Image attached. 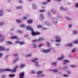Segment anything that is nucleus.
Instances as JSON below:
<instances>
[{
    "instance_id": "obj_33",
    "label": "nucleus",
    "mask_w": 78,
    "mask_h": 78,
    "mask_svg": "<svg viewBox=\"0 0 78 78\" xmlns=\"http://www.w3.org/2000/svg\"><path fill=\"white\" fill-rule=\"evenodd\" d=\"M20 27H25V25L23 24H22L20 26Z\"/></svg>"
},
{
    "instance_id": "obj_45",
    "label": "nucleus",
    "mask_w": 78,
    "mask_h": 78,
    "mask_svg": "<svg viewBox=\"0 0 78 78\" xmlns=\"http://www.w3.org/2000/svg\"><path fill=\"white\" fill-rule=\"evenodd\" d=\"M13 56H18V55L17 54H14Z\"/></svg>"
},
{
    "instance_id": "obj_18",
    "label": "nucleus",
    "mask_w": 78,
    "mask_h": 78,
    "mask_svg": "<svg viewBox=\"0 0 78 78\" xmlns=\"http://www.w3.org/2000/svg\"><path fill=\"white\" fill-rule=\"evenodd\" d=\"M9 77H13L15 76V74H9Z\"/></svg>"
},
{
    "instance_id": "obj_16",
    "label": "nucleus",
    "mask_w": 78,
    "mask_h": 78,
    "mask_svg": "<svg viewBox=\"0 0 78 78\" xmlns=\"http://www.w3.org/2000/svg\"><path fill=\"white\" fill-rule=\"evenodd\" d=\"M25 44L24 41H20V45H23Z\"/></svg>"
},
{
    "instance_id": "obj_11",
    "label": "nucleus",
    "mask_w": 78,
    "mask_h": 78,
    "mask_svg": "<svg viewBox=\"0 0 78 78\" xmlns=\"http://www.w3.org/2000/svg\"><path fill=\"white\" fill-rule=\"evenodd\" d=\"M64 56L63 55H62L61 57H59L57 59L58 60H61V59H63L64 58Z\"/></svg>"
},
{
    "instance_id": "obj_8",
    "label": "nucleus",
    "mask_w": 78,
    "mask_h": 78,
    "mask_svg": "<svg viewBox=\"0 0 78 78\" xmlns=\"http://www.w3.org/2000/svg\"><path fill=\"white\" fill-rule=\"evenodd\" d=\"M25 66V64H21L20 65V69H22V68L24 67Z\"/></svg>"
},
{
    "instance_id": "obj_13",
    "label": "nucleus",
    "mask_w": 78,
    "mask_h": 78,
    "mask_svg": "<svg viewBox=\"0 0 78 78\" xmlns=\"http://www.w3.org/2000/svg\"><path fill=\"white\" fill-rule=\"evenodd\" d=\"M4 39L3 37H1L0 38V42H2L4 41Z\"/></svg>"
},
{
    "instance_id": "obj_52",
    "label": "nucleus",
    "mask_w": 78,
    "mask_h": 78,
    "mask_svg": "<svg viewBox=\"0 0 78 78\" xmlns=\"http://www.w3.org/2000/svg\"><path fill=\"white\" fill-rule=\"evenodd\" d=\"M2 78H5V75H2Z\"/></svg>"
},
{
    "instance_id": "obj_12",
    "label": "nucleus",
    "mask_w": 78,
    "mask_h": 78,
    "mask_svg": "<svg viewBox=\"0 0 78 78\" xmlns=\"http://www.w3.org/2000/svg\"><path fill=\"white\" fill-rule=\"evenodd\" d=\"M5 50V48L3 47L0 46V51H3Z\"/></svg>"
},
{
    "instance_id": "obj_3",
    "label": "nucleus",
    "mask_w": 78,
    "mask_h": 78,
    "mask_svg": "<svg viewBox=\"0 0 78 78\" xmlns=\"http://www.w3.org/2000/svg\"><path fill=\"white\" fill-rule=\"evenodd\" d=\"M61 41V38L58 36H57L56 37V39L55 40V41L56 42H60Z\"/></svg>"
},
{
    "instance_id": "obj_26",
    "label": "nucleus",
    "mask_w": 78,
    "mask_h": 78,
    "mask_svg": "<svg viewBox=\"0 0 78 78\" xmlns=\"http://www.w3.org/2000/svg\"><path fill=\"white\" fill-rule=\"evenodd\" d=\"M47 2H43L42 3V5H47Z\"/></svg>"
},
{
    "instance_id": "obj_50",
    "label": "nucleus",
    "mask_w": 78,
    "mask_h": 78,
    "mask_svg": "<svg viewBox=\"0 0 78 78\" xmlns=\"http://www.w3.org/2000/svg\"><path fill=\"white\" fill-rule=\"evenodd\" d=\"M18 59H19V58H17L14 61V62H16V61H17V60H18Z\"/></svg>"
},
{
    "instance_id": "obj_60",
    "label": "nucleus",
    "mask_w": 78,
    "mask_h": 78,
    "mask_svg": "<svg viewBox=\"0 0 78 78\" xmlns=\"http://www.w3.org/2000/svg\"><path fill=\"white\" fill-rule=\"evenodd\" d=\"M47 28L45 27H43V30H46Z\"/></svg>"
},
{
    "instance_id": "obj_48",
    "label": "nucleus",
    "mask_w": 78,
    "mask_h": 78,
    "mask_svg": "<svg viewBox=\"0 0 78 78\" xmlns=\"http://www.w3.org/2000/svg\"><path fill=\"white\" fill-rule=\"evenodd\" d=\"M37 41V40H33L32 41V42H36Z\"/></svg>"
},
{
    "instance_id": "obj_15",
    "label": "nucleus",
    "mask_w": 78,
    "mask_h": 78,
    "mask_svg": "<svg viewBox=\"0 0 78 78\" xmlns=\"http://www.w3.org/2000/svg\"><path fill=\"white\" fill-rule=\"evenodd\" d=\"M43 40H44V38L41 37V38H40L38 39V41H43Z\"/></svg>"
},
{
    "instance_id": "obj_44",
    "label": "nucleus",
    "mask_w": 78,
    "mask_h": 78,
    "mask_svg": "<svg viewBox=\"0 0 78 78\" xmlns=\"http://www.w3.org/2000/svg\"><path fill=\"white\" fill-rule=\"evenodd\" d=\"M42 27V25H38V28H41Z\"/></svg>"
},
{
    "instance_id": "obj_32",
    "label": "nucleus",
    "mask_w": 78,
    "mask_h": 78,
    "mask_svg": "<svg viewBox=\"0 0 78 78\" xmlns=\"http://www.w3.org/2000/svg\"><path fill=\"white\" fill-rule=\"evenodd\" d=\"M39 12H45V10H41L40 11H39Z\"/></svg>"
},
{
    "instance_id": "obj_21",
    "label": "nucleus",
    "mask_w": 78,
    "mask_h": 78,
    "mask_svg": "<svg viewBox=\"0 0 78 78\" xmlns=\"http://www.w3.org/2000/svg\"><path fill=\"white\" fill-rule=\"evenodd\" d=\"M32 7L34 8H36V5L34 4H33L32 5Z\"/></svg>"
},
{
    "instance_id": "obj_2",
    "label": "nucleus",
    "mask_w": 78,
    "mask_h": 78,
    "mask_svg": "<svg viewBox=\"0 0 78 78\" xmlns=\"http://www.w3.org/2000/svg\"><path fill=\"white\" fill-rule=\"evenodd\" d=\"M18 68V66H16L13 69V70H11L10 69H4L3 71H6L7 72H15L16 71V69Z\"/></svg>"
},
{
    "instance_id": "obj_28",
    "label": "nucleus",
    "mask_w": 78,
    "mask_h": 78,
    "mask_svg": "<svg viewBox=\"0 0 78 78\" xmlns=\"http://www.w3.org/2000/svg\"><path fill=\"white\" fill-rule=\"evenodd\" d=\"M27 18L26 16H24L23 18L22 19V20H27Z\"/></svg>"
},
{
    "instance_id": "obj_17",
    "label": "nucleus",
    "mask_w": 78,
    "mask_h": 78,
    "mask_svg": "<svg viewBox=\"0 0 78 78\" xmlns=\"http://www.w3.org/2000/svg\"><path fill=\"white\" fill-rule=\"evenodd\" d=\"M56 62H54V63H52L51 64V65H54L55 66H56Z\"/></svg>"
},
{
    "instance_id": "obj_43",
    "label": "nucleus",
    "mask_w": 78,
    "mask_h": 78,
    "mask_svg": "<svg viewBox=\"0 0 78 78\" xmlns=\"http://www.w3.org/2000/svg\"><path fill=\"white\" fill-rule=\"evenodd\" d=\"M20 41H16L15 42V43L16 44H17L18 43H19V44H20Z\"/></svg>"
},
{
    "instance_id": "obj_35",
    "label": "nucleus",
    "mask_w": 78,
    "mask_h": 78,
    "mask_svg": "<svg viewBox=\"0 0 78 78\" xmlns=\"http://www.w3.org/2000/svg\"><path fill=\"white\" fill-rule=\"evenodd\" d=\"M8 44H12V42L11 41H8L7 42Z\"/></svg>"
},
{
    "instance_id": "obj_62",
    "label": "nucleus",
    "mask_w": 78,
    "mask_h": 78,
    "mask_svg": "<svg viewBox=\"0 0 78 78\" xmlns=\"http://www.w3.org/2000/svg\"><path fill=\"white\" fill-rule=\"evenodd\" d=\"M64 69H67V66L64 67Z\"/></svg>"
},
{
    "instance_id": "obj_34",
    "label": "nucleus",
    "mask_w": 78,
    "mask_h": 78,
    "mask_svg": "<svg viewBox=\"0 0 78 78\" xmlns=\"http://www.w3.org/2000/svg\"><path fill=\"white\" fill-rule=\"evenodd\" d=\"M75 7L76 8H78V3H76Z\"/></svg>"
},
{
    "instance_id": "obj_40",
    "label": "nucleus",
    "mask_w": 78,
    "mask_h": 78,
    "mask_svg": "<svg viewBox=\"0 0 78 78\" xmlns=\"http://www.w3.org/2000/svg\"><path fill=\"white\" fill-rule=\"evenodd\" d=\"M70 66L71 67H73V68H74V67H75V66L73 65H71Z\"/></svg>"
},
{
    "instance_id": "obj_20",
    "label": "nucleus",
    "mask_w": 78,
    "mask_h": 78,
    "mask_svg": "<svg viewBox=\"0 0 78 78\" xmlns=\"http://www.w3.org/2000/svg\"><path fill=\"white\" fill-rule=\"evenodd\" d=\"M58 69H54L53 70H52V72H58Z\"/></svg>"
},
{
    "instance_id": "obj_47",
    "label": "nucleus",
    "mask_w": 78,
    "mask_h": 78,
    "mask_svg": "<svg viewBox=\"0 0 78 78\" xmlns=\"http://www.w3.org/2000/svg\"><path fill=\"white\" fill-rule=\"evenodd\" d=\"M63 76H64V77H66V76H68L67 75L65 74L63 75Z\"/></svg>"
},
{
    "instance_id": "obj_49",
    "label": "nucleus",
    "mask_w": 78,
    "mask_h": 78,
    "mask_svg": "<svg viewBox=\"0 0 78 78\" xmlns=\"http://www.w3.org/2000/svg\"><path fill=\"white\" fill-rule=\"evenodd\" d=\"M72 24H69V28H71V27H72Z\"/></svg>"
},
{
    "instance_id": "obj_25",
    "label": "nucleus",
    "mask_w": 78,
    "mask_h": 78,
    "mask_svg": "<svg viewBox=\"0 0 78 78\" xmlns=\"http://www.w3.org/2000/svg\"><path fill=\"white\" fill-rule=\"evenodd\" d=\"M67 46L72 47V46H73V45L72 44V43H69L68 44Z\"/></svg>"
},
{
    "instance_id": "obj_51",
    "label": "nucleus",
    "mask_w": 78,
    "mask_h": 78,
    "mask_svg": "<svg viewBox=\"0 0 78 78\" xmlns=\"http://www.w3.org/2000/svg\"><path fill=\"white\" fill-rule=\"evenodd\" d=\"M2 56V53H0V58Z\"/></svg>"
},
{
    "instance_id": "obj_58",
    "label": "nucleus",
    "mask_w": 78,
    "mask_h": 78,
    "mask_svg": "<svg viewBox=\"0 0 78 78\" xmlns=\"http://www.w3.org/2000/svg\"><path fill=\"white\" fill-rule=\"evenodd\" d=\"M56 0L57 2H60V1H61L62 0Z\"/></svg>"
},
{
    "instance_id": "obj_64",
    "label": "nucleus",
    "mask_w": 78,
    "mask_h": 78,
    "mask_svg": "<svg viewBox=\"0 0 78 78\" xmlns=\"http://www.w3.org/2000/svg\"><path fill=\"white\" fill-rule=\"evenodd\" d=\"M67 72H68V74H70V72H69V71H68Z\"/></svg>"
},
{
    "instance_id": "obj_57",
    "label": "nucleus",
    "mask_w": 78,
    "mask_h": 78,
    "mask_svg": "<svg viewBox=\"0 0 78 78\" xmlns=\"http://www.w3.org/2000/svg\"><path fill=\"white\" fill-rule=\"evenodd\" d=\"M31 73H35V71H32L31 72Z\"/></svg>"
},
{
    "instance_id": "obj_46",
    "label": "nucleus",
    "mask_w": 78,
    "mask_h": 78,
    "mask_svg": "<svg viewBox=\"0 0 78 78\" xmlns=\"http://www.w3.org/2000/svg\"><path fill=\"white\" fill-rule=\"evenodd\" d=\"M75 49H73V50L72 51V53H73L74 52H75Z\"/></svg>"
},
{
    "instance_id": "obj_54",
    "label": "nucleus",
    "mask_w": 78,
    "mask_h": 78,
    "mask_svg": "<svg viewBox=\"0 0 78 78\" xmlns=\"http://www.w3.org/2000/svg\"><path fill=\"white\" fill-rule=\"evenodd\" d=\"M41 46H42V44H39V47H41Z\"/></svg>"
},
{
    "instance_id": "obj_24",
    "label": "nucleus",
    "mask_w": 78,
    "mask_h": 78,
    "mask_svg": "<svg viewBox=\"0 0 78 78\" xmlns=\"http://www.w3.org/2000/svg\"><path fill=\"white\" fill-rule=\"evenodd\" d=\"M3 15V11H0V16H2Z\"/></svg>"
},
{
    "instance_id": "obj_39",
    "label": "nucleus",
    "mask_w": 78,
    "mask_h": 78,
    "mask_svg": "<svg viewBox=\"0 0 78 78\" xmlns=\"http://www.w3.org/2000/svg\"><path fill=\"white\" fill-rule=\"evenodd\" d=\"M4 24V23L3 22H0V25H2Z\"/></svg>"
},
{
    "instance_id": "obj_56",
    "label": "nucleus",
    "mask_w": 78,
    "mask_h": 78,
    "mask_svg": "<svg viewBox=\"0 0 78 78\" xmlns=\"http://www.w3.org/2000/svg\"><path fill=\"white\" fill-rule=\"evenodd\" d=\"M60 9H63V7H61L60 8Z\"/></svg>"
},
{
    "instance_id": "obj_36",
    "label": "nucleus",
    "mask_w": 78,
    "mask_h": 78,
    "mask_svg": "<svg viewBox=\"0 0 78 78\" xmlns=\"http://www.w3.org/2000/svg\"><path fill=\"white\" fill-rule=\"evenodd\" d=\"M76 33H77V31H75V30L73 31V34H76Z\"/></svg>"
},
{
    "instance_id": "obj_59",
    "label": "nucleus",
    "mask_w": 78,
    "mask_h": 78,
    "mask_svg": "<svg viewBox=\"0 0 78 78\" xmlns=\"http://www.w3.org/2000/svg\"><path fill=\"white\" fill-rule=\"evenodd\" d=\"M55 45H57V46H58L60 44H55Z\"/></svg>"
},
{
    "instance_id": "obj_10",
    "label": "nucleus",
    "mask_w": 78,
    "mask_h": 78,
    "mask_svg": "<svg viewBox=\"0 0 78 78\" xmlns=\"http://www.w3.org/2000/svg\"><path fill=\"white\" fill-rule=\"evenodd\" d=\"M33 22V20H28L27 21V23H31Z\"/></svg>"
},
{
    "instance_id": "obj_6",
    "label": "nucleus",
    "mask_w": 78,
    "mask_h": 78,
    "mask_svg": "<svg viewBox=\"0 0 78 78\" xmlns=\"http://www.w3.org/2000/svg\"><path fill=\"white\" fill-rule=\"evenodd\" d=\"M23 76H24V72H21L20 74V78H23Z\"/></svg>"
},
{
    "instance_id": "obj_9",
    "label": "nucleus",
    "mask_w": 78,
    "mask_h": 78,
    "mask_svg": "<svg viewBox=\"0 0 78 78\" xmlns=\"http://www.w3.org/2000/svg\"><path fill=\"white\" fill-rule=\"evenodd\" d=\"M11 39H18V37L16 36H13L10 37Z\"/></svg>"
},
{
    "instance_id": "obj_22",
    "label": "nucleus",
    "mask_w": 78,
    "mask_h": 78,
    "mask_svg": "<svg viewBox=\"0 0 78 78\" xmlns=\"http://www.w3.org/2000/svg\"><path fill=\"white\" fill-rule=\"evenodd\" d=\"M42 73V71H39L37 72V74H41Z\"/></svg>"
},
{
    "instance_id": "obj_63",
    "label": "nucleus",
    "mask_w": 78,
    "mask_h": 78,
    "mask_svg": "<svg viewBox=\"0 0 78 78\" xmlns=\"http://www.w3.org/2000/svg\"><path fill=\"white\" fill-rule=\"evenodd\" d=\"M19 3H22V1H19Z\"/></svg>"
},
{
    "instance_id": "obj_19",
    "label": "nucleus",
    "mask_w": 78,
    "mask_h": 78,
    "mask_svg": "<svg viewBox=\"0 0 78 78\" xmlns=\"http://www.w3.org/2000/svg\"><path fill=\"white\" fill-rule=\"evenodd\" d=\"M73 43L74 44H78V40H76L75 41H73Z\"/></svg>"
},
{
    "instance_id": "obj_42",
    "label": "nucleus",
    "mask_w": 78,
    "mask_h": 78,
    "mask_svg": "<svg viewBox=\"0 0 78 78\" xmlns=\"http://www.w3.org/2000/svg\"><path fill=\"white\" fill-rule=\"evenodd\" d=\"M17 32L19 33H22V31H21V30H18Z\"/></svg>"
},
{
    "instance_id": "obj_37",
    "label": "nucleus",
    "mask_w": 78,
    "mask_h": 78,
    "mask_svg": "<svg viewBox=\"0 0 78 78\" xmlns=\"http://www.w3.org/2000/svg\"><path fill=\"white\" fill-rule=\"evenodd\" d=\"M37 47L36 46V44H33V47H34V48H36Z\"/></svg>"
},
{
    "instance_id": "obj_1",
    "label": "nucleus",
    "mask_w": 78,
    "mask_h": 78,
    "mask_svg": "<svg viewBox=\"0 0 78 78\" xmlns=\"http://www.w3.org/2000/svg\"><path fill=\"white\" fill-rule=\"evenodd\" d=\"M27 30H30L31 31V34L33 36H36V32H35L33 30V29L32 28L31 26H28L27 27Z\"/></svg>"
},
{
    "instance_id": "obj_38",
    "label": "nucleus",
    "mask_w": 78,
    "mask_h": 78,
    "mask_svg": "<svg viewBox=\"0 0 78 78\" xmlns=\"http://www.w3.org/2000/svg\"><path fill=\"white\" fill-rule=\"evenodd\" d=\"M16 8L17 9H22V7H17Z\"/></svg>"
},
{
    "instance_id": "obj_14",
    "label": "nucleus",
    "mask_w": 78,
    "mask_h": 78,
    "mask_svg": "<svg viewBox=\"0 0 78 78\" xmlns=\"http://www.w3.org/2000/svg\"><path fill=\"white\" fill-rule=\"evenodd\" d=\"M69 60H66L64 61V63H63V64L65 65V64H66V62H69Z\"/></svg>"
},
{
    "instance_id": "obj_5",
    "label": "nucleus",
    "mask_w": 78,
    "mask_h": 78,
    "mask_svg": "<svg viewBox=\"0 0 78 78\" xmlns=\"http://www.w3.org/2000/svg\"><path fill=\"white\" fill-rule=\"evenodd\" d=\"M51 50V49H50L47 50L43 49L42 50V51H43V52H44V53H48V52H50Z\"/></svg>"
},
{
    "instance_id": "obj_30",
    "label": "nucleus",
    "mask_w": 78,
    "mask_h": 78,
    "mask_svg": "<svg viewBox=\"0 0 78 78\" xmlns=\"http://www.w3.org/2000/svg\"><path fill=\"white\" fill-rule=\"evenodd\" d=\"M47 44V45L48 47H50V43H48V42H47L46 43Z\"/></svg>"
},
{
    "instance_id": "obj_61",
    "label": "nucleus",
    "mask_w": 78,
    "mask_h": 78,
    "mask_svg": "<svg viewBox=\"0 0 78 78\" xmlns=\"http://www.w3.org/2000/svg\"><path fill=\"white\" fill-rule=\"evenodd\" d=\"M51 0H47V2H50Z\"/></svg>"
},
{
    "instance_id": "obj_55",
    "label": "nucleus",
    "mask_w": 78,
    "mask_h": 78,
    "mask_svg": "<svg viewBox=\"0 0 78 78\" xmlns=\"http://www.w3.org/2000/svg\"><path fill=\"white\" fill-rule=\"evenodd\" d=\"M9 49L7 48L5 50V51H9Z\"/></svg>"
},
{
    "instance_id": "obj_4",
    "label": "nucleus",
    "mask_w": 78,
    "mask_h": 78,
    "mask_svg": "<svg viewBox=\"0 0 78 78\" xmlns=\"http://www.w3.org/2000/svg\"><path fill=\"white\" fill-rule=\"evenodd\" d=\"M37 58H36L32 60V61L33 62H35L36 63V65L37 66H39V64H38V61H37Z\"/></svg>"
},
{
    "instance_id": "obj_27",
    "label": "nucleus",
    "mask_w": 78,
    "mask_h": 78,
    "mask_svg": "<svg viewBox=\"0 0 78 78\" xmlns=\"http://www.w3.org/2000/svg\"><path fill=\"white\" fill-rule=\"evenodd\" d=\"M16 22H17L18 23H21V21L20 20H17Z\"/></svg>"
},
{
    "instance_id": "obj_41",
    "label": "nucleus",
    "mask_w": 78,
    "mask_h": 78,
    "mask_svg": "<svg viewBox=\"0 0 78 78\" xmlns=\"http://www.w3.org/2000/svg\"><path fill=\"white\" fill-rule=\"evenodd\" d=\"M66 18L68 20H71V18H69L68 17H66Z\"/></svg>"
},
{
    "instance_id": "obj_7",
    "label": "nucleus",
    "mask_w": 78,
    "mask_h": 78,
    "mask_svg": "<svg viewBox=\"0 0 78 78\" xmlns=\"http://www.w3.org/2000/svg\"><path fill=\"white\" fill-rule=\"evenodd\" d=\"M39 19L40 20H42L44 19V15L42 14H40Z\"/></svg>"
},
{
    "instance_id": "obj_31",
    "label": "nucleus",
    "mask_w": 78,
    "mask_h": 78,
    "mask_svg": "<svg viewBox=\"0 0 78 78\" xmlns=\"http://www.w3.org/2000/svg\"><path fill=\"white\" fill-rule=\"evenodd\" d=\"M51 11L53 13V14H55V11L53 10H51Z\"/></svg>"
},
{
    "instance_id": "obj_29",
    "label": "nucleus",
    "mask_w": 78,
    "mask_h": 78,
    "mask_svg": "<svg viewBox=\"0 0 78 78\" xmlns=\"http://www.w3.org/2000/svg\"><path fill=\"white\" fill-rule=\"evenodd\" d=\"M26 56V57H30V56H31V54L27 55Z\"/></svg>"
},
{
    "instance_id": "obj_53",
    "label": "nucleus",
    "mask_w": 78,
    "mask_h": 78,
    "mask_svg": "<svg viewBox=\"0 0 78 78\" xmlns=\"http://www.w3.org/2000/svg\"><path fill=\"white\" fill-rule=\"evenodd\" d=\"M48 15L50 16V12H49L48 13Z\"/></svg>"
},
{
    "instance_id": "obj_23",
    "label": "nucleus",
    "mask_w": 78,
    "mask_h": 78,
    "mask_svg": "<svg viewBox=\"0 0 78 78\" xmlns=\"http://www.w3.org/2000/svg\"><path fill=\"white\" fill-rule=\"evenodd\" d=\"M40 35V33L37 32H35V35Z\"/></svg>"
}]
</instances>
